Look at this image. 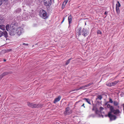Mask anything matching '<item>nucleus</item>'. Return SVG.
<instances>
[{
	"instance_id": "obj_15",
	"label": "nucleus",
	"mask_w": 124,
	"mask_h": 124,
	"mask_svg": "<svg viewBox=\"0 0 124 124\" xmlns=\"http://www.w3.org/2000/svg\"><path fill=\"white\" fill-rule=\"evenodd\" d=\"M107 107L108 108H109L110 111L109 112H111V108H113L114 110H116V109H114V107L113 106H110V105L109 104H108L107 105Z\"/></svg>"
},
{
	"instance_id": "obj_18",
	"label": "nucleus",
	"mask_w": 124,
	"mask_h": 124,
	"mask_svg": "<svg viewBox=\"0 0 124 124\" xmlns=\"http://www.w3.org/2000/svg\"><path fill=\"white\" fill-rule=\"evenodd\" d=\"M5 29V26L4 25L1 24L0 25V29L4 30Z\"/></svg>"
},
{
	"instance_id": "obj_28",
	"label": "nucleus",
	"mask_w": 124,
	"mask_h": 124,
	"mask_svg": "<svg viewBox=\"0 0 124 124\" xmlns=\"http://www.w3.org/2000/svg\"><path fill=\"white\" fill-rule=\"evenodd\" d=\"M3 34V32L1 31H0V37H1Z\"/></svg>"
},
{
	"instance_id": "obj_5",
	"label": "nucleus",
	"mask_w": 124,
	"mask_h": 124,
	"mask_svg": "<svg viewBox=\"0 0 124 124\" xmlns=\"http://www.w3.org/2000/svg\"><path fill=\"white\" fill-rule=\"evenodd\" d=\"M76 34L78 36L82 35L83 30L80 27H78L77 28L76 30Z\"/></svg>"
},
{
	"instance_id": "obj_9",
	"label": "nucleus",
	"mask_w": 124,
	"mask_h": 124,
	"mask_svg": "<svg viewBox=\"0 0 124 124\" xmlns=\"http://www.w3.org/2000/svg\"><path fill=\"white\" fill-rule=\"evenodd\" d=\"M61 96L60 95H59L58 97L55 99L53 102L54 103H56V102L59 101L60 100Z\"/></svg>"
},
{
	"instance_id": "obj_17",
	"label": "nucleus",
	"mask_w": 124,
	"mask_h": 124,
	"mask_svg": "<svg viewBox=\"0 0 124 124\" xmlns=\"http://www.w3.org/2000/svg\"><path fill=\"white\" fill-rule=\"evenodd\" d=\"M119 81L118 80H117L116 81H115L114 82H112V85L113 86H115L116 85L117 83L119 82Z\"/></svg>"
},
{
	"instance_id": "obj_42",
	"label": "nucleus",
	"mask_w": 124,
	"mask_h": 124,
	"mask_svg": "<svg viewBox=\"0 0 124 124\" xmlns=\"http://www.w3.org/2000/svg\"><path fill=\"white\" fill-rule=\"evenodd\" d=\"M94 110V108H93V110Z\"/></svg>"
},
{
	"instance_id": "obj_3",
	"label": "nucleus",
	"mask_w": 124,
	"mask_h": 124,
	"mask_svg": "<svg viewBox=\"0 0 124 124\" xmlns=\"http://www.w3.org/2000/svg\"><path fill=\"white\" fill-rule=\"evenodd\" d=\"M72 113V111L70 108L68 107L66 108L64 114L65 115H69Z\"/></svg>"
},
{
	"instance_id": "obj_39",
	"label": "nucleus",
	"mask_w": 124,
	"mask_h": 124,
	"mask_svg": "<svg viewBox=\"0 0 124 124\" xmlns=\"http://www.w3.org/2000/svg\"><path fill=\"white\" fill-rule=\"evenodd\" d=\"M123 110L124 111V103L123 105Z\"/></svg>"
},
{
	"instance_id": "obj_12",
	"label": "nucleus",
	"mask_w": 124,
	"mask_h": 124,
	"mask_svg": "<svg viewBox=\"0 0 124 124\" xmlns=\"http://www.w3.org/2000/svg\"><path fill=\"white\" fill-rule=\"evenodd\" d=\"M113 104L114 106H117L118 108L119 107V103L116 101H113Z\"/></svg>"
},
{
	"instance_id": "obj_24",
	"label": "nucleus",
	"mask_w": 124,
	"mask_h": 124,
	"mask_svg": "<svg viewBox=\"0 0 124 124\" xmlns=\"http://www.w3.org/2000/svg\"><path fill=\"white\" fill-rule=\"evenodd\" d=\"M4 20L3 19L2 17H0V24L3 23Z\"/></svg>"
},
{
	"instance_id": "obj_43",
	"label": "nucleus",
	"mask_w": 124,
	"mask_h": 124,
	"mask_svg": "<svg viewBox=\"0 0 124 124\" xmlns=\"http://www.w3.org/2000/svg\"><path fill=\"white\" fill-rule=\"evenodd\" d=\"M4 61H6V60H4Z\"/></svg>"
},
{
	"instance_id": "obj_2",
	"label": "nucleus",
	"mask_w": 124,
	"mask_h": 124,
	"mask_svg": "<svg viewBox=\"0 0 124 124\" xmlns=\"http://www.w3.org/2000/svg\"><path fill=\"white\" fill-rule=\"evenodd\" d=\"M39 15L41 17L44 19H46L48 17L47 13L43 9L40 10L39 12Z\"/></svg>"
},
{
	"instance_id": "obj_44",
	"label": "nucleus",
	"mask_w": 124,
	"mask_h": 124,
	"mask_svg": "<svg viewBox=\"0 0 124 124\" xmlns=\"http://www.w3.org/2000/svg\"><path fill=\"white\" fill-rule=\"evenodd\" d=\"M33 46H34V45H33L32 46V47H33Z\"/></svg>"
},
{
	"instance_id": "obj_38",
	"label": "nucleus",
	"mask_w": 124,
	"mask_h": 124,
	"mask_svg": "<svg viewBox=\"0 0 124 124\" xmlns=\"http://www.w3.org/2000/svg\"><path fill=\"white\" fill-rule=\"evenodd\" d=\"M80 101H77V102H76V104H77Z\"/></svg>"
},
{
	"instance_id": "obj_11",
	"label": "nucleus",
	"mask_w": 124,
	"mask_h": 124,
	"mask_svg": "<svg viewBox=\"0 0 124 124\" xmlns=\"http://www.w3.org/2000/svg\"><path fill=\"white\" fill-rule=\"evenodd\" d=\"M86 88V86L85 85L83 86H82L80 87L79 88H77L73 90H72V91H76L78 90H79L82 89H85Z\"/></svg>"
},
{
	"instance_id": "obj_4",
	"label": "nucleus",
	"mask_w": 124,
	"mask_h": 124,
	"mask_svg": "<svg viewBox=\"0 0 124 124\" xmlns=\"http://www.w3.org/2000/svg\"><path fill=\"white\" fill-rule=\"evenodd\" d=\"M44 5L47 7H50L52 5V0H44Z\"/></svg>"
},
{
	"instance_id": "obj_10",
	"label": "nucleus",
	"mask_w": 124,
	"mask_h": 124,
	"mask_svg": "<svg viewBox=\"0 0 124 124\" xmlns=\"http://www.w3.org/2000/svg\"><path fill=\"white\" fill-rule=\"evenodd\" d=\"M10 73L9 72H6L4 73L0 76V80H1L4 76Z\"/></svg>"
},
{
	"instance_id": "obj_25",
	"label": "nucleus",
	"mask_w": 124,
	"mask_h": 124,
	"mask_svg": "<svg viewBox=\"0 0 124 124\" xmlns=\"http://www.w3.org/2000/svg\"><path fill=\"white\" fill-rule=\"evenodd\" d=\"M6 30L8 31L9 28V25L8 24H7L6 26Z\"/></svg>"
},
{
	"instance_id": "obj_30",
	"label": "nucleus",
	"mask_w": 124,
	"mask_h": 124,
	"mask_svg": "<svg viewBox=\"0 0 124 124\" xmlns=\"http://www.w3.org/2000/svg\"><path fill=\"white\" fill-rule=\"evenodd\" d=\"M97 33L98 34H102V32L100 30H98L97 31Z\"/></svg>"
},
{
	"instance_id": "obj_22",
	"label": "nucleus",
	"mask_w": 124,
	"mask_h": 124,
	"mask_svg": "<svg viewBox=\"0 0 124 124\" xmlns=\"http://www.w3.org/2000/svg\"><path fill=\"white\" fill-rule=\"evenodd\" d=\"M117 3L116 4V7H119L121 6V5L119 3V1H117Z\"/></svg>"
},
{
	"instance_id": "obj_27",
	"label": "nucleus",
	"mask_w": 124,
	"mask_h": 124,
	"mask_svg": "<svg viewBox=\"0 0 124 124\" xmlns=\"http://www.w3.org/2000/svg\"><path fill=\"white\" fill-rule=\"evenodd\" d=\"M93 84V83H91L88 84H87V85H85L86 88L87 87H89L91 85H92Z\"/></svg>"
},
{
	"instance_id": "obj_32",
	"label": "nucleus",
	"mask_w": 124,
	"mask_h": 124,
	"mask_svg": "<svg viewBox=\"0 0 124 124\" xmlns=\"http://www.w3.org/2000/svg\"><path fill=\"white\" fill-rule=\"evenodd\" d=\"M2 3V0H0V6L1 5Z\"/></svg>"
},
{
	"instance_id": "obj_14",
	"label": "nucleus",
	"mask_w": 124,
	"mask_h": 124,
	"mask_svg": "<svg viewBox=\"0 0 124 124\" xmlns=\"http://www.w3.org/2000/svg\"><path fill=\"white\" fill-rule=\"evenodd\" d=\"M83 100H85L86 102H87L89 104H91L90 101L89 99L88 98H84L83 99Z\"/></svg>"
},
{
	"instance_id": "obj_1",
	"label": "nucleus",
	"mask_w": 124,
	"mask_h": 124,
	"mask_svg": "<svg viewBox=\"0 0 124 124\" xmlns=\"http://www.w3.org/2000/svg\"><path fill=\"white\" fill-rule=\"evenodd\" d=\"M111 112H109L108 114V116L110 118L111 120H114L116 118V116L112 114V113H113L115 115H117L120 113V111L119 109H117L116 110H114L113 108H111Z\"/></svg>"
},
{
	"instance_id": "obj_41",
	"label": "nucleus",
	"mask_w": 124,
	"mask_h": 124,
	"mask_svg": "<svg viewBox=\"0 0 124 124\" xmlns=\"http://www.w3.org/2000/svg\"><path fill=\"white\" fill-rule=\"evenodd\" d=\"M107 103H106L105 104V105H107Z\"/></svg>"
},
{
	"instance_id": "obj_8",
	"label": "nucleus",
	"mask_w": 124,
	"mask_h": 124,
	"mask_svg": "<svg viewBox=\"0 0 124 124\" xmlns=\"http://www.w3.org/2000/svg\"><path fill=\"white\" fill-rule=\"evenodd\" d=\"M27 104L28 106L32 108H35L38 107V105L37 104H34L29 102H27Z\"/></svg>"
},
{
	"instance_id": "obj_23",
	"label": "nucleus",
	"mask_w": 124,
	"mask_h": 124,
	"mask_svg": "<svg viewBox=\"0 0 124 124\" xmlns=\"http://www.w3.org/2000/svg\"><path fill=\"white\" fill-rule=\"evenodd\" d=\"M72 59V58H71L69 60H68L67 62H66L65 64L66 65H68L69 63L70 62V60Z\"/></svg>"
},
{
	"instance_id": "obj_29",
	"label": "nucleus",
	"mask_w": 124,
	"mask_h": 124,
	"mask_svg": "<svg viewBox=\"0 0 124 124\" xmlns=\"http://www.w3.org/2000/svg\"><path fill=\"white\" fill-rule=\"evenodd\" d=\"M109 102L111 103L113 102V101H112V99L110 98H109Z\"/></svg>"
},
{
	"instance_id": "obj_13",
	"label": "nucleus",
	"mask_w": 124,
	"mask_h": 124,
	"mask_svg": "<svg viewBox=\"0 0 124 124\" xmlns=\"http://www.w3.org/2000/svg\"><path fill=\"white\" fill-rule=\"evenodd\" d=\"M68 20L69 24H70L71 23L72 20V16L71 15H70L68 17Z\"/></svg>"
},
{
	"instance_id": "obj_40",
	"label": "nucleus",
	"mask_w": 124,
	"mask_h": 124,
	"mask_svg": "<svg viewBox=\"0 0 124 124\" xmlns=\"http://www.w3.org/2000/svg\"><path fill=\"white\" fill-rule=\"evenodd\" d=\"M3 1H7V0H3Z\"/></svg>"
},
{
	"instance_id": "obj_7",
	"label": "nucleus",
	"mask_w": 124,
	"mask_h": 124,
	"mask_svg": "<svg viewBox=\"0 0 124 124\" xmlns=\"http://www.w3.org/2000/svg\"><path fill=\"white\" fill-rule=\"evenodd\" d=\"M82 32V35L84 37L87 36L89 33L88 30L85 28L83 29Z\"/></svg>"
},
{
	"instance_id": "obj_26",
	"label": "nucleus",
	"mask_w": 124,
	"mask_h": 124,
	"mask_svg": "<svg viewBox=\"0 0 124 124\" xmlns=\"http://www.w3.org/2000/svg\"><path fill=\"white\" fill-rule=\"evenodd\" d=\"M106 85L107 86H111L112 85V84L111 83H107Z\"/></svg>"
},
{
	"instance_id": "obj_35",
	"label": "nucleus",
	"mask_w": 124,
	"mask_h": 124,
	"mask_svg": "<svg viewBox=\"0 0 124 124\" xmlns=\"http://www.w3.org/2000/svg\"><path fill=\"white\" fill-rule=\"evenodd\" d=\"M64 20H65V18L63 17V19L62 21V22H61V23H62L64 21Z\"/></svg>"
},
{
	"instance_id": "obj_21",
	"label": "nucleus",
	"mask_w": 124,
	"mask_h": 124,
	"mask_svg": "<svg viewBox=\"0 0 124 124\" xmlns=\"http://www.w3.org/2000/svg\"><path fill=\"white\" fill-rule=\"evenodd\" d=\"M102 98V97L101 95H99L97 96V98H96V100H97L98 99H99L100 100H101Z\"/></svg>"
},
{
	"instance_id": "obj_16",
	"label": "nucleus",
	"mask_w": 124,
	"mask_h": 124,
	"mask_svg": "<svg viewBox=\"0 0 124 124\" xmlns=\"http://www.w3.org/2000/svg\"><path fill=\"white\" fill-rule=\"evenodd\" d=\"M69 0H65L62 4V7H64L68 2Z\"/></svg>"
},
{
	"instance_id": "obj_37",
	"label": "nucleus",
	"mask_w": 124,
	"mask_h": 124,
	"mask_svg": "<svg viewBox=\"0 0 124 124\" xmlns=\"http://www.w3.org/2000/svg\"><path fill=\"white\" fill-rule=\"evenodd\" d=\"M108 13V12L107 11H105L104 13V14L105 15H106Z\"/></svg>"
},
{
	"instance_id": "obj_34",
	"label": "nucleus",
	"mask_w": 124,
	"mask_h": 124,
	"mask_svg": "<svg viewBox=\"0 0 124 124\" xmlns=\"http://www.w3.org/2000/svg\"><path fill=\"white\" fill-rule=\"evenodd\" d=\"M22 45H25L26 46H28V44H25V43H23L22 44Z\"/></svg>"
},
{
	"instance_id": "obj_31",
	"label": "nucleus",
	"mask_w": 124,
	"mask_h": 124,
	"mask_svg": "<svg viewBox=\"0 0 124 124\" xmlns=\"http://www.w3.org/2000/svg\"><path fill=\"white\" fill-rule=\"evenodd\" d=\"M104 109V108L102 107H100V110H102Z\"/></svg>"
},
{
	"instance_id": "obj_20",
	"label": "nucleus",
	"mask_w": 124,
	"mask_h": 124,
	"mask_svg": "<svg viewBox=\"0 0 124 124\" xmlns=\"http://www.w3.org/2000/svg\"><path fill=\"white\" fill-rule=\"evenodd\" d=\"M116 10L117 13L118 14L120 13V10L119 9V7H116Z\"/></svg>"
},
{
	"instance_id": "obj_6",
	"label": "nucleus",
	"mask_w": 124,
	"mask_h": 124,
	"mask_svg": "<svg viewBox=\"0 0 124 124\" xmlns=\"http://www.w3.org/2000/svg\"><path fill=\"white\" fill-rule=\"evenodd\" d=\"M16 32L17 34L20 35L23 32V29L21 27H19L16 29Z\"/></svg>"
},
{
	"instance_id": "obj_33",
	"label": "nucleus",
	"mask_w": 124,
	"mask_h": 124,
	"mask_svg": "<svg viewBox=\"0 0 124 124\" xmlns=\"http://www.w3.org/2000/svg\"><path fill=\"white\" fill-rule=\"evenodd\" d=\"M85 104L84 103H83L82 104V105H81V106L82 107H83L84 108H85Z\"/></svg>"
},
{
	"instance_id": "obj_36",
	"label": "nucleus",
	"mask_w": 124,
	"mask_h": 124,
	"mask_svg": "<svg viewBox=\"0 0 124 124\" xmlns=\"http://www.w3.org/2000/svg\"><path fill=\"white\" fill-rule=\"evenodd\" d=\"M12 50V49H9L8 50H7V51H11Z\"/></svg>"
},
{
	"instance_id": "obj_19",
	"label": "nucleus",
	"mask_w": 124,
	"mask_h": 124,
	"mask_svg": "<svg viewBox=\"0 0 124 124\" xmlns=\"http://www.w3.org/2000/svg\"><path fill=\"white\" fill-rule=\"evenodd\" d=\"M3 35L5 38H6L8 37V33L6 31H4L3 33Z\"/></svg>"
},
{
	"instance_id": "obj_45",
	"label": "nucleus",
	"mask_w": 124,
	"mask_h": 124,
	"mask_svg": "<svg viewBox=\"0 0 124 124\" xmlns=\"http://www.w3.org/2000/svg\"><path fill=\"white\" fill-rule=\"evenodd\" d=\"M82 102H81V104H82Z\"/></svg>"
}]
</instances>
